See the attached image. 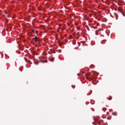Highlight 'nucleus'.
<instances>
[{
  "label": "nucleus",
  "instance_id": "3",
  "mask_svg": "<svg viewBox=\"0 0 125 125\" xmlns=\"http://www.w3.org/2000/svg\"><path fill=\"white\" fill-rule=\"evenodd\" d=\"M107 99L108 100H112V97L111 96H109L108 98H107Z\"/></svg>",
  "mask_w": 125,
  "mask_h": 125
},
{
  "label": "nucleus",
  "instance_id": "2",
  "mask_svg": "<svg viewBox=\"0 0 125 125\" xmlns=\"http://www.w3.org/2000/svg\"><path fill=\"white\" fill-rule=\"evenodd\" d=\"M33 40L35 41V42H37L38 41H39V37L36 36L35 38H33Z\"/></svg>",
  "mask_w": 125,
  "mask_h": 125
},
{
  "label": "nucleus",
  "instance_id": "1",
  "mask_svg": "<svg viewBox=\"0 0 125 125\" xmlns=\"http://www.w3.org/2000/svg\"><path fill=\"white\" fill-rule=\"evenodd\" d=\"M58 43L59 44V45H62V44H64V43L60 40H58L57 41Z\"/></svg>",
  "mask_w": 125,
  "mask_h": 125
},
{
  "label": "nucleus",
  "instance_id": "6",
  "mask_svg": "<svg viewBox=\"0 0 125 125\" xmlns=\"http://www.w3.org/2000/svg\"><path fill=\"white\" fill-rule=\"evenodd\" d=\"M35 63H36V65H38L39 64V62H36Z\"/></svg>",
  "mask_w": 125,
  "mask_h": 125
},
{
  "label": "nucleus",
  "instance_id": "4",
  "mask_svg": "<svg viewBox=\"0 0 125 125\" xmlns=\"http://www.w3.org/2000/svg\"><path fill=\"white\" fill-rule=\"evenodd\" d=\"M98 30H96V32H95V34H96V35L97 36L98 34Z\"/></svg>",
  "mask_w": 125,
  "mask_h": 125
},
{
  "label": "nucleus",
  "instance_id": "7",
  "mask_svg": "<svg viewBox=\"0 0 125 125\" xmlns=\"http://www.w3.org/2000/svg\"><path fill=\"white\" fill-rule=\"evenodd\" d=\"M52 61H54V59H52Z\"/></svg>",
  "mask_w": 125,
  "mask_h": 125
},
{
  "label": "nucleus",
  "instance_id": "8",
  "mask_svg": "<svg viewBox=\"0 0 125 125\" xmlns=\"http://www.w3.org/2000/svg\"><path fill=\"white\" fill-rule=\"evenodd\" d=\"M103 110H107L106 108H103Z\"/></svg>",
  "mask_w": 125,
  "mask_h": 125
},
{
  "label": "nucleus",
  "instance_id": "5",
  "mask_svg": "<svg viewBox=\"0 0 125 125\" xmlns=\"http://www.w3.org/2000/svg\"><path fill=\"white\" fill-rule=\"evenodd\" d=\"M32 32L33 34H35V33H37V31H35V30H32Z\"/></svg>",
  "mask_w": 125,
  "mask_h": 125
}]
</instances>
